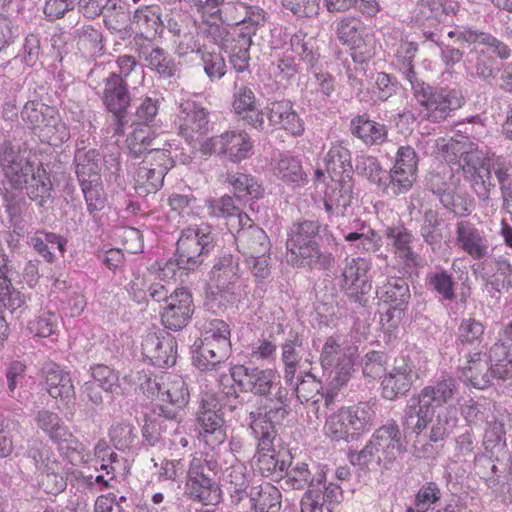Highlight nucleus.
Segmentation results:
<instances>
[{
    "label": "nucleus",
    "instance_id": "12",
    "mask_svg": "<svg viewBox=\"0 0 512 512\" xmlns=\"http://www.w3.org/2000/svg\"><path fill=\"white\" fill-rule=\"evenodd\" d=\"M253 142L245 131H227L219 136L206 139L201 144L204 154H222L238 163L252 154Z\"/></svg>",
    "mask_w": 512,
    "mask_h": 512
},
{
    "label": "nucleus",
    "instance_id": "4",
    "mask_svg": "<svg viewBox=\"0 0 512 512\" xmlns=\"http://www.w3.org/2000/svg\"><path fill=\"white\" fill-rule=\"evenodd\" d=\"M239 281V258L228 251L221 252L211 269V285L205 305L215 314L223 311L237 299Z\"/></svg>",
    "mask_w": 512,
    "mask_h": 512
},
{
    "label": "nucleus",
    "instance_id": "5",
    "mask_svg": "<svg viewBox=\"0 0 512 512\" xmlns=\"http://www.w3.org/2000/svg\"><path fill=\"white\" fill-rule=\"evenodd\" d=\"M102 101L107 111L111 113L109 132L113 137L124 135L128 123V108L131 95L126 80L115 72H110L103 79Z\"/></svg>",
    "mask_w": 512,
    "mask_h": 512
},
{
    "label": "nucleus",
    "instance_id": "46",
    "mask_svg": "<svg viewBox=\"0 0 512 512\" xmlns=\"http://www.w3.org/2000/svg\"><path fill=\"white\" fill-rule=\"evenodd\" d=\"M417 174L393 167L389 172L384 171L380 189L389 196L407 193L413 186Z\"/></svg>",
    "mask_w": 512,
    "mask_h": 512
},
{
    "label": "nucleus",
    "instance_id": "27",
    "mask_svg": "<svg viewBox=\"0 0 512 512\" xmlns=\"http://www.w3.org/2000/svg\"><path fill=\"white\" fill-rule=\"evenodd\" d=\"M419 393L435 408H442L451 405V402L458 397L460 383L455 377L442 373L429 385L423 387Z\"/></svg>",
    "mask_w": 512,
    "mask_h": 512
},
{
    "label": "nucleus",
    "instance_id": "25",
    "mask_svg": "<svg viewBox=\"0 0 512 512\" xmlns=\"http://www.w3.org/2000/svg\"><path fill=\"white\" fill-rule=\"evenodd\" d=\"M436 408L420 393L412 395L404 408L402 426L404 430L415 433L417 437L428 427L435 416Z\"/></svg>",
    "mask_w": 512,
    "mask_h": 512
},
{
    "label": "nucleus",
    "instance_id": "35",
    "mask_svg": "<svg viewBox=\"0 0 512 512\" xmlns=\"http://www.w3.org/2000/svg\"><path fill=\"white\" fill-rule=\"evenodd\" d=\"M43 372L45 374L46 389L51 397L60 398L66 402L74 399V386L68 372L55 363L47 364L43 368Z\"/></svg>",
    "mask_w": 512,
    "mask_h": 512
},
{
    "label": "nucleus",
    "instance_id": "56",
    "mask_svg": "<svg viewBox=\"0 0 512 512\" xmlns=\"http://www.w3.org/2000/svg\"><path fill=\"white\" fill-rule=\"evenodd\" d=\"M160 8L157 6H144L137 9L133 15V22L146 37H155L163 30L164 23L160 17Z\"/></svg>",
    "mask_w": 512,
    "mask_h": 512
},
{
    "label": "nucleus",
    "instance_id": "26",
    "mask_svg": "<svg viewBox=\"0 0 512 512\" xmlns=\"http://www.w3.org/2000/svg\"><path fill=\"white\" fill-rule=\"evenodd\" d=\"M464 68L468 77L490 85L500 71L496 58L484 49H471L464 59Z\"/></svg>",
    "mask_w": 512,
    "mask_h": 512
},
{
    "label": "nucleus",
    "instance_id": "20",
    "mask_svg": "<svg viewBox=\"0 0 512 512\" xmlns=\"http://www.w3.org/2000/svg\"><path fill=\"white\" fill-rule=\"evenodd\" d=\"M194 239L191 232H181L177 241L176 259L167 261L162 269L164 276H169V273L174 275L175 266L179 269L194 271L203 264L210 252H205Z\"/></svg>",
    "mask_w": 512,
    "mask_h": 512
},
{
    "label": "nucleus",
    "instance_id": "59",
    "mask_svg": "<svg viewBox=\"0 0 512 512\" xmlns=\"http://www.w3.org/2000/svg\"><path fill=\"white\" fill-rule=\"evenodd\" d=\"M253 44V39L244 36L237 35V38H233V43L230 44L227 50H229V62L232 68L242 73L249 68L250 62V47Z\"/></svg>",
    "mask_w": 512,
    "mask_h": 512
},
{
    "label": "nucleus",
    "instance_id": "7",
    "mask_svg": "<svg viewBox=\"0 0 512 512\" xmlns=\"http://www.w3.org/2000/svg\"><path fill=\"white\" fill-rule=\"evenodd\" d=\"M459 165L477 196L487 201L495 185L492 182L491 165L486 152L480 149L478 144L470 141L466 149L461 152Z\"/></svg>",
    "mask_w": 512,
    "mask_h": 512
},
{
    "label": "nucleus",
    "instance_id": "28",
    "mask_svg": "<svg viewBox=\"0 0 512 512\" xmlns=\"http://www.w3.org/2000/svg\"><path fill=\"white\" fill-rule=\"evenodd\" d=\"M324 164L331 180L353 179L351 151L346 141L332 142L324 157Z\"/></svg>",
    "mask_w": 512,
    "mask_h": 512
},
{
    "label": "nucleus",
    "instance_id": "54",
    "mask_svg": "<svg viewBox=\"0 0 512 512\" xmlns=\"http://www.w3.org/2000/svg\"><path fill=\"white\" fill-rule=\"evenodd\" d=\"M228 183L238 199H246L247 197L259 198L262 195L261 186L251 175L241 172H227L225 176Z\"/></svg>",
    "mask_w": 512,
    "mask_h": 512
},
{
    "label": "nucleus",
    "instance_id": "29",
    "mask_svg": "<svg viewBox=\"0 0 512 512\" xmlns=\"http://www.w3.org/2000/svg\"><path fill=\"white\" fill-rule=\"evenodd\" d=\"M326 478L323 467L319 465H310L305 462L292 463L287 474L284 475V484L291 489L302 490L320 486Z\"/></svg>",
    "mask_w": 512,
    "mask_h": 512
},
{
    "label": "nucleus",
    "instance_id": "41",
    "mask_svg": "<svg viewBox=\"0 0 512 512\" xmlns=\"http://www.w3.org/2000/svg\"><path fill=\"white\" fill-rule=\"evenodd\" d=\"M344 408L352 425V431L356 440L374 426L376 419L375 404L359 402Z\"/></svg>",
    "mask_w": 512,
    "mask_h": 512
},
{
    "label": "nucleus",
    "instance_id": "62",
    "mask_svg": "<svg viewBox=\"0 0 512 512\" xmlns=\"http://www.w3.org/2000/svg\"><path fill=\"white\" fill-rule=\"evenodd\" d=\"M4 200V208L5 212L8 215V228H12L13 233L17 236H20L24 232V222H23V209L22 202L23 199H18L12 192H9L8 189L2 193Z\"/></svg>",
    "mask_w": 512,
    "mask_h": 512
},
{
    "label": "nucleus",
    "instance_id": "51",
    "mask_svg": "<svg viewBox=\"0 0 512 512\" xmlns=\"http://www.w3.org/2000/svg\"><path fill=\"white\" fill-rule=\"evenodd\" d=\"M219 12L220 9L218 8V11L213 15L208 14L210 19L203 21L201 31L209 41L220 48L228 49L230 44L233 43V38H237V35H235V28H233V32H230L229 26L216 18Z\"/></svg>",
    "mask_w": 512,
    "mask_h": 512
},
{
    "label": "nucleus",
    "instance_id": "24",
    "mask_svg": "<svg viewBox=\"0 0 512 512\" xmlns=\"http://www.w3.org/2000/svg\"><path fill=\"white\" fill-rule=\"evenodd\" d=\"M457 9L458 4L453 0H418L411 22L418 27H433L456 15Z\"/></svg>",
    "mask_w": 512,
    "mask_h": 512
},
{
    "label": "nucleus",
    "instance_id": "36",
    "mask_svg": "<svg viewBox=\"0 0 512 512\" xmlns=\"http://www.w3.org/2000/svg\"><path fill=\"white\" fill-rule=\"evenodd\" d=\"M271 165L274 176L288 185L300 186L307 182L301 161L293 155L280 153Z\"/></svg>",
    "mask_w": 512,
    "mask_h": 512
},
{
    "label": "nucleus",
    "instance_id": "21",
    "mask_svg": "<svg viewBox=\"0 0 512 512\" xmlns=\"http://www.w3.org/2000/svg\"><path fill=\"white\" fill-rule=\"evenodd\" d=\"M332 184L327 187L323 197L324 209L328 213V219L331 223H336L338 227L342 225L340 218L344 217L347 209L352 205L353 179L331 180Z\"/></svg>",
    "mask_w": 512,
    "mask_h": 512
},
{
    "label": "nucleus",
    "instance_id": "39",
    "mask_svg": "<svg viewBox=\"0 0 512 512\" xmlns=\"http://www.w3.org/2000/svg\"><path fill=\"white\" fill-rule=\"evenodd\" d=\"M75 173L79 184L99 181L101 154L97 149L77 147L74 155Z\"/></svg>",
    "mask_w": 512,
    "mask_h": 512
},
{
    "label": "nucleus",
    "instance_id": "52",
    "mask_svg": "<svg viewBox=\"0 0 512 512\" xmlns=\"http://www.w3.org/2000/svg\"><path fill=\"white\" fill-rule=\"evenodd\" d=\"M324 432L333 441L350 442L356 440L344 407L327 417Z\"/></svg>",
    "mask_w": 512,
    "mask_h": 512
},
{
    "label": "nucleus",
    "instance_id": "45",
    "mask_svg": "<svg viewBox=\"0 0 512 512\" xmlns=\"http://www.w3.org/2000/svg\"><path fill=\"white\" fill-rule=\"evenodd\" d=\"M27 196L40 207L52 198L53 184L46 170L39 166L24 184Z\"/></svg>",
    "mask_w": 512,
    "mask_h": 512
},
{
    "label": "nucleus",
    "instance_id": "58",
    "mask_svg": "<svg viewBox=\"0 0 512 512\" xmlns=\"http://www.w3.org/2000/svg\"><path fill=\"white\" fill-rule=\"evenodd\" d=\"M62 431L61 436L57 437L58 439L52 440V442L57 445L60 454L66 457L73 465L85 462L86 454L83 443H81L68 428Z\"/></svg>",
    "mask_w": 512,
    "mask_h": 512
},
{
    "label": "nucleus",
    "instance_id": "33",
    "mask_svg": "<svg viewBox=\"0 0 512 512\" xmlns=\"http://www.w3.org/2000/svg\"><path fill=\"white\" fill-rule=\"evenodd\" d=\"M237 250L245 257L269 253L271 244L265 231L256 225L238 229L235 235Z\"/></svg>",
    "mask_w": 512,
    "mask_h": 512
},
{
    "label": "nucleus",
    "instance_id": "43",
    "mask_svg": "<svg viewBox=\"0 0 512 512\" xmlns=\"http://www.w3.org/2000/svg\"><path fill=\"white\" fill-rule=\"evenodd\" d=\"M293 380L292 384L286 385L291 387L293 394L301 404L312 401L315 405L320 401L318 396L320 395L322 384L310 370L300 371L298 375H294Z\"/></svg>",
    "mask_w": 512,
    "mask_h": 512
},
{
    "label": "nucleus",
    "instance_id": "23",
    "mask_svg": "<svg viewBox=\"0 0 512 512\" xmlns=\"http://www.w3.org/2000/svg\"><path fill=\"white\" fill-rule=\"evenodd\" d=\"M142 353L155 367H171L176 363V339L168 333L163 336L149 333L142 341Z\"/></svg>",
    "mask_w": 512,
    "mask_h": 512
},
{
    "label": "nucleus",
    "instance_id": "14",
    "mask_svg": "<svg viewBox=\"0 0 512 512\" xmlns=\"http://www.w3.org/2000/svg\"><path fill=\"white\" fill-rule=\"evenodd\" d=\"M177 119L178 133L189 144L203 143L209 130L208 112L199 103L187 100L180 104Z\"/></svg>",
    "mask_w": 512,
    "mask_h": 512
},
{
    "label": "nucleus",
    "instance_id": "18",
    "mask_svg": "<svg viewBox=\"0 0 512 512\" xmlns=\"http://www.w3.org/2000/svg\"><path fill=\"white\" fill-rule=\"evenodd\" d=\"M193 313L192 293L185 287H177L169 303L163 306L161 322L167 329L180 331L188 325Z\"/></svg>",
    "mask_w": 512,
    "mask_h": 512
},
{
    "label": "nucleus",
    "instance_id": "38",
    "mask_svg": "<svg viewBox=\"0 0 512 512\" xmlns=\"http://www.w3.org/2000/svg\"><path fill=\"white\" fill-rule=\"evenodd\" d=\"M350 131L366 145H380L387 140L388 136L386 125L371 120L368 114L352 118Z\"/></svg>",
    "mask_w": 512,
    "mask_h": 512
},
{
    "label": "nucleus",
    "instance_id": "19",
    "mask_svg": "<svg viewBox=\"0 0 512 512\" xmlns=\"http://www.w3.org/2000/svg\"><path fill=\"white\" fill-rule=\"evenodd\" d=\"M369 269L370 264L364 258L345 259L341 287L356 302L362 303V296L368 294L372 288L368 278Z\"/></svg>",
    "mask_w": 512,
    "mask_h": 512
},
{
    "label": "nucleus",
    "instance_id": "60",
    "mask_svg": "<svg viewBox=\"0 0 512 512\" xmlns=\"http://www.w3.org/2000/svg\"><path fill=\"white\" fill-rule=\"evenodd\" d=\"M353 347H343L339 338L330 336L326 339L321 355L320 362L323 370H329L334 367L337 362H341L344 356L354 355Z\"/></svg>",
    "mask_w": 512,
    "mask_h": 512
},
{
    "label": "nucleus",
    "instance_id": "22",
    "mask_svg": "<svg viewBox=\"0 0 512 512\" xmlns=\"http://www.w3.org/2000/svg\"><path fill=\"white\" fill-rule=\"evenodd\" d=\"M455 244L477 262L488 256L490 252V243L485 232L468 220L456 223Z\"/></svg>",
    "mask_w": 512,
    "mask_h": 512
},
{
    "label": "nucleus",
    "instance_id": "53",
    "mask_svg": "<svg viewBox=\"0 0 512 512\" xmlns=\"http://www.w3.org/2000/svg\"><path fill=\"white\" fill-rule=\"evenodd\" d=\"M365 24L357 18L345 17L337 23L338 39L351 48H360L364 44Z\"/></svg>",
    "mask_w": 512,
    "mask_h": 512
},
{
    "label": "nucleus",
    "instance_id": "50",
    "mask_svg": "<svg viewBox=\"0 0 512 512\" xmlns=\"http://www.w3.org/2000/svg\"><path fill=\"white\" fill-rule=\"evenodd\" d=\"M133 131L126 139L129 155L133 158H138L145 155L152 148H160L155 144L156 135L150 126L134 124Z\"/></svg>",
    "mask_w": 512,
    "mask_h": 512
},
{
    "label": "nucleus",
    "instance_id": "3",
    "mask_svg": "<svg viewBox=\"0 0 512 512\" xmlns=\"http://www.w3.org/2000/svg\"><path fill=\"white\" fill-rule=\"evenodd\" d=\"M402 433L396 421L390 420L377 428L360 451H351L349 462L361 469L383 466L388 469L402 452Z\"/></svg>",
    "mask_w": 512,
    "mask_h": 512
},
{
    "label": "nucleus",
    "instance_id": "15",
    "mask_svg": "<svg viewBox=\"0 0 512 512\" xmlns=\"http://www.w3.org/2000/svg\"><path fill=\"white\" fill-rule=\"evenodd\" d=\"M418 103L427 111V118L440 122L449 116L450 112L461 107L463 98L455 89L432 88L430 85L416 98Z\"/></svg>",
    "mask_w": 512,
    "mask_h": 512
},
{
    "label": "nucleus",
    "instance_id": "31",
    "mask_svg": "<svg viewBox=\"0 0 512 512\" xmlns=\"http://www.w3.org/2000/svg\"><path fill=\"white\" fill-rule=\"evenodd\" d=\"M386 238L390 241L393 253L407 269L419 266L420 256L412 249L413 234L405 227H388Z\"/></svg>",
    "mask_w": 512,
    "mask_h": 512
},
{
    "label": "nucleus",
    "instance_id": "11",
    "mask_svg": "<svg viewBox=\"0 0 512 512\" xmlns=\"http://www.w3.org/2000/svg\"><path fill=\"white\" fill-rule=\"evenodd\" d=\"M190 394L185 380L175 374L164 373L159 401L153 406V413L164 419L179 423L180 412L188 404Z\"/></svg>",
    "mask_w": 512,
    "mask_h": 512
},
{
    "label": "nucleus",
    "instance_id": "10",
    "mask_svg": "<svg viewBox=\"0 0 512 512\" xmlns=\"http://www.w3.org/2000/svg\"><path fill=\"white\" fill-rule=\"evenodd\" d=\"M230 379L237 384L242 392L264 397L258 402V406L267 398L274 397V394L271 395L273 389L276 392L279 386L284 387L279 380L277 371L269 368L235 365L230 369Z\"/></svg>",
    "mask_w": 512,
    "mask_h": 512
},
{
    "label": "nucleus",
    "instance_id": "32",
    "mask_svg": "<svg viewBox=\"0 0 512 512\" xmlns=\"http://www.w3.org/2000/svg\"><path fill=\"white\" fill-rule=\"evenodd\" d=\"M228 351L224 341L219 346L210 338H200L191 347L192 363L200 370H210L226 359Z\"/></svg>",
    "mask_w": 512,
    "mask_h": 512
},
{
    "label": "nucleus",
    "instance_id": "49",
    "mask_svg": "<svg viewBox=\"0 0 512 512\" xmlns=\"http://www.w3.org/2000/svg\"><path fill=\"white\" fill-rule=\"evenodd\" d=\"M426 285L443 301L452 302L456 298L457 282L452 273L441 267H436L425 278Z\"/></svg>",
    "mask_w": 512,
    "mask_h": 512
},
{
    "label": "nucleus",
    "instance_id": "57",
    "mask_svg": "<svg viewBox=\"0 0 512 512\" xmlns=\"http://www.w3.org/2000/svg\"><path fill=\"white\" fill-rule=\"evenodd\" d=\"M223 481L227 484V489L233 498L238 501L247 495L249 479L247 468L243 463L232 464L223 472Z\"/></svg>",
    "mask_w": 512,
    "mask_h": 512
},
{
    "label": "nucleus",
    "instance_id": "61",
    "mask_svg": "<svg viewBox=\"0 0 512 512\" xmlns=\"http://www.w3.org/2000/svg\"><path fill=\"white\" fill-rule=\"evenodd\" d=\"M245 17L237 23L235 35L246 36L252 38L256 36L257 31L265 26V12L260 7H245Z\"/></svg>",
    "mask_w": 512,
    "mask_h": 512
},
{
    "label": "nucleus",
    "instance_id": "6",
    "mask_svg": "<svg viewBox=\"0 0 512 512\" xmlns=\"http://www.w3.org/2000/svg\"><path fill=\"white\" fill-rule=\"evenodd\" d=\"M21 118L51 144L63 143L70 138V133L56 109L42 102L28 101L21 111Z\"/></svg>",
    "mask_w": 512,
    "mask_h": 512
},
{
    "label": "nucleus",
    "instance_id": "55",
    "mask_svg": "<svg viewBox=\"0 0 512 512\" xmlns=\"http://www.w3.org/2000/svg\"><path fill=\"white\" fill-rule=\"evenodd\" d=\"M29 243L39 255L47 262L51 263L55 259V255L50 250L51 247L56 245L58 250L63 253L67 240L53 232L37 231L34 236L30 238Z\"/></svg>",
    "mask_w": 512,
    "mask_h": 512
},
{
    "label": "nucleus",
    "instance_id": "40",
    "mask_svg": "<svg viewBox=\"0 0 512 512\" xmlns=\"http://www.w3.org/2000/svg\"><path fill=\"white\" fill-rule=\"evenodd\" d=\"M378 299L384 303L408 306L411 293L407 280L403 277H387L376 289Z\"/></svg>",
    "mask_w": 512,
    "mask_h": 512
},
{
    "label": "nucleus",
    "instance_id": "1",
    "mask_svg": "<svg viewBox=\"0 0 512 512\" xmlns=\"http://www.w3.org/2000/svg\"><path fill=\"white\" fill-rule=\"evenodd\" d=\"M320 228L321 224L317 220L301 219L292 223L288 231L286 248L293 265L320 270L333 267V255L322 252L319 248Z\"/></svg>",
    "mask_w": 512,
    "mask_h": 512
},
{
    "label": "nucleus",
    "instance_id": "17",
    "mask_svg": "<svg viewBox=\"0 0 512 512\" xmlns=\"http://www.w3.org/2000/svg\"><path fill=\"white\" fill-rule=\"evenodd\" d=\"M508 374L507 368L494 367L482 351L469 353L467 364L462 368L465 381L477 389H485L494 379H505Z\"/></svg>",
    "mask_w": 512,
    "mask_h": 512
},
{
    "label": "nucleus",
    "instance_id": "2",
    "mask_svg": "<svg viewBox=\"0 0 512 512\" xmlns=\"http://www.w3.org/2000/svg\"><path fill=\"white\" fill-rule=\"evenodd\" d=\"M247 411V421L253 435L258 440V454L272 453L277 435L276 425L281 424L290 414L289 391L279 386L273 398L261 402L255 410Z\"/></svg>",
    "mask_w": 512,
    "mask_h": 512
},
{
    "label": "nucleus",
    "instance_id": "63",
    "mask_svg": "<svg viewBox=\"0 0 512 512\" xmlns=\"http://www.w3.org/2000/svg\"><path fill=\"white\" fill-rule=\"evenodd\" d=\"M27 458L32 460L36 469L41 471L60 469L52 450L41 442H34L27 450Z\"/></svg>",
    "mask_w": 512,
    "mask_h": 512
},
{
    "label": "nucleus",
    "instance_id": "47",
    "mask_svg": "<svg viewBox=\"0 0 512 512\" xmlns=\"http://www.w3.org/2000/svg\"><path fill=\"white\" fill-rule=\"evenodd\" d=\"M185 490L188 497L203 505H215L220 501L221 493L214 479H186Z\"/></svg>",
    "mask_w": 512,
    "mask_h": 512
},
{
    "label": "nucleus",
    "instance_id": "44",
    "mask_svg": "<svg viewBox=\"0 0 512 512\" xmlns=\"http://www.w3.org/2000/svg\"><path fill=\"white\" fill-rule=\"evenodd\" d=\"M302 346L301 337L295 333L291 334L281 345V362L283 364V379L285 384H292L294 375L300 368V354L296 350Z\"/></svg>",
    "mask_w": 512,
    "mask_h": 512
},
{
    "label": "nucleus",
    "instance_id": "8",
    "mask_svg": "<svg viewBox=\"0 0 512 512\" xmlns=\"http://www.w3.org/2000/svg\"><path fill=\"white\" fill-rule=\"evenodd\" d=\"M174 166L169 150L152 148L145 154L134 172L136 188L143 193H155L164 183V177Z\"/></svg>",
    "mask_w": 512,
    "mask_h": 512
},
{
    "label": "nucleus",
    "instance_id": "13",
    "mask_svg": "<svg viewBox=\"0 0 512 512\" xmlns=\"http://www.w3.org/2000/svg\"><path fill=\"white\" fill-rule=\"evenodd\" d=\"M419 378L416 365L409 355L401 354L394 359L389 372L381 382L382 396L394 400L405 395Z\"/></svg>",
    "mask_w": 512,
    "mask_h": 512
},
{
    "label": "nucleus",
    "instance_id": "30",
    "mask_svg": "<svg viewBox=\"0 0 512 512\" xmlns=\"http://www.w3.org/2000/svg\"><path fill=\"white\" fill-rule=\"evenodd\" d=\"M268 120L272 126L298 137L305 131L303 119L296 113L288 100L273 102L269 107Z\"/></svg>",
    "mask_w": 512,
    "mask_h": 512
},
{
    "label": "nucleus",
    "instance_id": "9",
    "mask_svg": "<svg viewBox=\"0 0 512 512\" xmlns=\"http://www.w3.org/2000/svg\"><path fill=\"white\" fill-rule=\"evenodd\" d=\"M226 429L224 412L219 402L211 395L203 398L195 419L198 439L214 448L226 440Z\"/></svg>",
    "mask_w": 512,
    "mask_h": 512
},
{
    "label": "nucleus",
    "instance_id": "48",
    "mask_svg": "<svg viewBox=\"0 0 512 512\" xmlns=\"http://www.w3.org/2000/svg\"><path fill=\"white\" fill-rule=\"evenodd\" d=\"M250 500L255 512H278L281 508V492L270 483L253 488Z\"/></svg>",
    "mask_w": 512,
    "mask_h": 512
},
{
    "label": "nucleus",
    "instance_id": "42",
    "mask_svg": "<svg viewBox=\"0 0 512 512\" xmlns=\"http://www.w3.org/2000/svg\"><path fill=\"white\" fill-rule=\"evenodd\" d=\"M458 421V409L456 406L447 405L440 408L430 422L429 440L435 443L444 440L456 428Z\"/></svg>",
    "mask_w": 512,
    "mask_h": 512
},
{
    "label": "nucleus",
    "instance_id": "37",
    "mask_svg": "<svg viewBox=\"0 0 512 512\" xmlns=\"http://www.w3.org/2000/svg\"><path fill=\"white\" fill-rule=\"evenodd\" d=\"M351 229L353 231L343 234V237L357 253L375 252L380 249L381 236L365 222L355 220Z\"/></svg>",
    "mask_w": 512,
    "mask_h": 512
},
{
    "label": "nucleus",
    "instance_id": "34",
    "mask_svg": "<svg viewBox=\"0 0 512 512\" xmlns=\"http://www.w3.org/2000/svg\"><path fill=\"white\" fill-rule=\"evenodd\" d=\"M139 57L145 65L163 78H172L179 68L173 56L165 49L154 45H143L139 49Z\"/></svg>",
    "mask_w": 512,
    "mask_h": 512
},
{
    "label": "nucleus",
    "instance_id": "16",
    "mask_svg": "<svg viewBox=\"0 0 512 512\" xmlns=\"http://www.w3.org/2000/svg\"><path fill=\"white\" fill-rule=\"evenodd\" d=\"M473 275L480 278L494 290H508L512 287V264L504 256H486L471 267Z\"/></svg>",
    "mask_w": 512,
    "mask_h": 512
},
{
    "label": "nucleus",
    "instance_id": "64",
    "mask_svg": "<svg viewBox=\"0 0 512 512\" xmlns=\"http://www.w3.org/2000/svg\"><path fill=\"white\" fill-rule=\"evenodd\" d=\"M441 492L434 482L424 484L415 495L414 507H408L406 512H428L431 505L440 500Z\"/></svg>",
    "mask_w": 512,
    "mask_h": 512
}]
</instances>
